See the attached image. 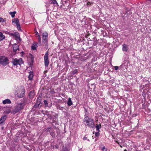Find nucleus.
I'll list each match as a JSON object with an SVG mask.
<instances>
[{
    "label": "nucleus",
    "instance_id": "1",
    "mask_svg": "<svg viewBox=\"0 0 151 151\" xmlns=\"http://www.w3.org/2000/svg\"><path fill=\"white\" fill-rule=\"evenodd\" d=\"M14 95L19 98L23 97L25 94V89L22 86H19L16 88L14 90Z\"/></svg>",
    "mask_w": 151,
    "mask_h": 151
},
{
    "label": "nucleus",
    "instance_id": "2",
    "mask_svg": "<svg viewBox=\"0 0 151 151\" xmlns=\"http://www.w3.org/2000/svg\"><path fill=\"white\" fill-rule=\"evenodd\" d=\"M84 123L86 126H88L90 128H93L95 127L93 119L88 118L86 116L85 118Z\"/></svg>",
    "mask_w": 151,
    "mask_h": 151
},
{
    "label": "nucleus",
    "instance_id": "3",
    "mask_svg": "<svg viewBox=\"0 0 151 151\" xmlns=\"http://www.w3.org/2000/svg\"><path fill=\"white\" fill-rule=\"evenodd\" d=\"M24 105L25 103L24 102L17 103L13 111V113L15 114L23 109Z\"/></svg>",
    "mask_w": 151,
    "mask_h": 151
},
{
    "label": "nucleus",
    "instance_id": "4",
    "mask_svg": "<svg viewBox=\"0 0 151 151\" xmlns=\"http://www.w3.org/2000/svg\"><path fill=\"white\" fill-rule=\"evenodd\" d=\"M8 60L7 57L4 56L0 57V64L3 65H5L8 64Z\"/></svg>",
    "mask_w": 151,
    "mask_h": 151
},
{
    "label": "nucleus",
    "instance_id": "5",
    "mask_svg": "<svg viewBox=\"0 0 151 151\" xmlns=\"http://www.w3.org/2000/svg\"><path fill=\"white\" fill-rule=\"evenodd\" d=\"M12 62L14 65H21L23 63L22 59L21 58L19 59H14L13 60Z\"/></svg>",
    "mask_w": 151,
    "mask_h": 151
},
{
    "label": "nucleus",
    "instance_id": "6",
    "mask_svg": "<svg viewBox=\"0 0 151 151\" xmlns=\"http://www.w3.org/2000/svg\"><path fill=\"white\" fill-rule=\"evenodd\" d=\"M49 53L47 52L45 54L44 58V60L45 65V66L47 67L49 64V61L48 60Z\"/></svg>",
    "mask_w": 151,
    "mask_h": 151
},
{
    "label": "nucleus",
    "instance_id": "7",
    "mask_svg": "<svg viewBox=\"0 0 151 151\" xmlns=\"http://www.w3.org/2000/svg\"><path fill=\"white\" fill-rule=\"evenodd\" d=\"M48 34L47 32H45L42 33V42L44 43L47 42Z\"/></svg>",
    "mask_w": 151,
    "mask_h": 151
},
{
    "label": "nucleus",
    "instance_id": "8",
    "mask_svg": "<svg viewBox=\"0 0 151 151\" xmlns=\"http://www.w3.org/2000/svg\"><path fill=\"white\" fill-rule=\"evenodd\" d=\"M13 50L14 52L18 53L19 52V45L15 44L13 45Z\"/></svg>",
    "mask_w": 151,
    "mask_h": 151
},
{
    "label": "nucleus",
    "instance_id": "9",
    "mask_svg": "<svg viewBox=\"0 0 151 151\" xmlns=\"http://www.w3.org/2000/svg\"><path fill=\"white\" fill-rule=\"evenodd\" d=\"M6 116L4 115L2 116L0 119V125H2L6 119Z\"/></svg>",
    "mask_w": 151,
    "mask_h": 151
},
{
    "label": "nucleus",
    "instance_id": "10",
    "mask_svg": "<svg viewBox=\"0 0 151 151\" xmlns=\"http://www.w3.org/2000/svg\"><path fill=\"white\" fill-rule=\"evenodd\" d=\"M34 72L32 71H30L29 72V75L28 78H29V80L32 81L33 80V78L34 76Z\"/></svg>",
    "mask_w": 151,
    "mask_h": 151
},
{
    "label": "nucleus",
    "instance_id": "11",
    "mask_svg": "<svg viewBox=\"0 0 151 151\" xmlns=\"http://www.w3.org/2000/svg\"><path fill=\"white\" fill-rule=\"evenodd\" d=\"M11 35L12 36L15 37L16 39H19L20 40V36L18 32H16L14 33H11Z\"/></svg>",
    "mask_w": 151,
    "mask_h": 151
},
{
    "label": "nucleus",
    "instance_id": "12",
    "mask_svg": "<svg viewBox=\"0 0 151 151\" xmlns=\"http://www.w3.org/2000/svg\"><path fill=\"white\" fill-rule=\"evenodd\" d=\"M128 50L127 45L124 44L122 45V50L123 51L127 52Z\"/></svg>",
    "mask_w": 151,
    "mask_h": 151
},
{
    "label": "nucleus",
    "instance_id": "13",
    "mask_svg": "<svg viewBox=\"0 0 151 151\" xmlns=\"http://www.w3.org/2000/svg\"><path fill=\"white\" fill-rule=\"evenodd\" d=\"M11 101L9 99H6L3 100L2 101L3 104H9L11 103Z\"/></svg>",
    "mask_w": 151,
    "mask_h": 151
},
{
    "label": "nucleus",
    "instance_id": "14",
    "mask_svg": "<svg viewBox=\"0 0 151 151\" xmlns=\"http://www.w3.org/2000/svg\"><path fill=\"white\" fill-rule=\"evenodd\" d=\"M12 23L16 24V25L19 23V20L17 18L13 19L12 20Z\"/></svg>",
    "mask_w": 151,
    "mask_h": 151
},
{
    "label": "nucleus",
    "instance_id": "15",
    "mask_svg": "<svg viewBox=\"0 0 151 151\" xmlns=\"http://www.w3.org/2000/svg\"><path fill=\"white\" fill-rule=\"evenodd\" d=\"M37 46V43L34 42L32 46L31 47L32 49L33 50H35L36 49Z\"/></svg>",
    "mask_w": 151,
    "mask_h": 151
},
{
    "label": "nucleus",
    "instance_id": "16",
    "mask_svg": "<svg viewBox=\"0 0 151 151\" xmlns=\"http://www.w3.org/2000/svg\"><path fill=\"white\" fill-rule=\"evenodd\" d=\"M101 127V124H96V131L97 132H100V130L99 129H100Z\"/></svg>",
    "mask_w": 151,
    "mask_h": 151
},
{
    "label": "nucleus",
    "instance_id": "17",
    "mask_svg": "<svg viewBox=\"0 0 151 151\" xmlns=\"http://www.w3.org/2000/svg\"><path fill=\"white\" fill-rule=\"evenodd\" d=\"M67 104L69 106H70L73 104L71 98H68V101L67 102Z\"/></svg>",
    "mask_w": 151,
    "mask_h": 151
},
{
    "label": "nucleus",
    "instance_id": "18",
    "mask_svg": "<svg viewBox=\"0 0 151 151\" xmlns=\"http://www.w3.org/2000/svg\"><path fill=\"white\" fill-rule=\"evenodd\" d=\"M5 38V36L3 35V33L0 32V41H1L4 39Z\"/></svg>",
    "mask_w": 151,
    "mask_h": 151
},
{
    "label": "nucleus",
    "instance_id": "19",
    "mask_svg": "<svg viewBox=\"0 0 151 151\" xmlns=\"http://www.w3.org/2000/svg\"><path fill=\"white\" fill-rule=\"evenodd\" d=\"M16 13V12L15 11H14L13 12H9V14H10L12 17V18H13L14 17L15 14Z\"/></svg>",
    "mask_w": 151,
    "mask_h": 151
},
{
    "label": "nucleus",
    "instance_id": "20",
    "mask_svg": "<svg viewBox=\"0 0 151 151\" xmlns=\"http://www.w3.org/2000/svg\"><path fill=\"white\" fill-rule=\"evenodd\" d=\"M6 21V19H3L2 18L0 17V22L4 23Z\"/></svg>",
    "mask_w": 151,
    "mask_h": 151
},
{
    "label": "nucleus",
    "instance_id": "21",
    "mask_svg": "<svg viewBox=\"0 0 151 151\" xmlns=\"http://www.w3.org/2000/svg\"><path fill=\"white\" fill-rule=\"evenodd\" d=\"M17 26V29L18 30H21V29L20 27V24L19 23L17 25H16Z\"/></svg>",
    "mask_w": 151,
    "mask_h": 151
},
{
    "label": "nucleus",
    "instance_id": "22",
    "mask_svg": "<svg viewBox=\"0 0 151 151\" xmlns=\"http://www.w3.org/2000/svg\"><path fill=\"white\" fill-rule=\"evenodd\" d=\"M11 112V110L9 109H8L6 110L4 112V113L5 114H9Z\"/></svg>",
    "mask_w": 151,
    "mask_h": 151
},
{
    "label": "nucleus",
    "instance_id": "23",
    "mask_svg": "<svg viewBox=\"0 0 151 151\" xmlns=\"http://www.w3.org/2000/svg\"><path fill=\"white\" fill-rule=\"evenodd\" d=\"M37 39L38 40V42L39 43H40L41 42V38L40 36V35H38L37 36Z\"/></svg>",
    "mask_w": 151,
    "mask_h": 151
},
{
    "label": "nucleus",
    "instance_id": "24",
    "mask_svg": "<svg viewBox=\"0 0 151 151\" xmlns=\"http://www.w3.org/2000/svg\"><path fill=\"white\" fill-rule=\"evenodd\" d=\"M101 150L102 151H107V150L105 146L101 148Z\"/></svg>",
    "mask_w": 151,
    "mask_h": 151
},
{
    "label": "nucleus",
    "instance_id": "25",
    "mask_svg": "<svg viewBox=\"0 0 151 151\" xmlns=\"http://www.w3.org/2000/svg\"><path fill=\"white\" fill-rule=\"evenodd\" d=\"M31 95H32V96H33L34 95V92L33 91H31L30 92V93H29V97L30 98H32V96H31Z\"/></svg>",
    "mask_w": 151,
    "mask_h": 151
},
{
    "label": "nucleus",
    "instance_id": "26",
    "mask_svg": "<svg viewBox=\"0 0 151 151\" xmlns=\"http://www.w3.org/2000/svg\"><path fill=\"white\" fill-rule=\"evenodd\" d=\"M44 103L46 106H48V103L46 100H44Z\"/></svg>",
    "mask_w": 151,
    "mask_h": 151
},
{
    "label": "nucleus",
    "instance_id": "27",
    "mask_svg": "<svg viewBox=\"0 0 151 151\" xmlns=\"http://www.w3.org/2000/svg\"><path fill=\"white\" fill-rule=\"evenodd\" d=\"M99 132H96L95 133V135L96 136L98 137L99 135Z\"/></svg>",
    "mask_w": 151,
    "mask_h": 151
},
{
    "label": "nucleus",
    "instance_id": "28",
    "mask_svg": "<svg viewBox=\"0 0 151 151\" xmlns=\"http://www.w3.org/2000/svg\"><path fill=\"white\" fill-rule=\"evenodd\" d=\"M114 69L115 70H117L118 69L119 67L118 66H114Z\"/></svg>",
    "mask_w": 151,
    "mask_h": 151
},
{
    "label": "nucleus",
    "instance_id": "29",
    "mask_svg": "<svg viewBox=\"0 0 151 151\" xmlns=\"http://www.w3.org/2000/svg\"><path fill=\"white\" fill-rule=\"evenodd\" d=\"M62 151H68V150L67 148H65Z\"/></svg>",
    "mask_w": 151,
    "mask_h": 151
},
{
    "label": "nucleus",
    "instance_id": "30",
    "mask_svg": "<svg viewBox=\"0 0 151 151\" xmlns=\"http://www.w3.org/2000/svg\"><path fill=\"white\" fill-rule=\"evenodd\" d=\"M77 70H74L73 71V73H74H74H75L76 72H77Z\"/></svg>",
    "mask_w": 151,
    "mask_h": 151
},
{
    "label": "nucleus",
    "instance_id": "31",
    "mask_svg": "<svg viewBox=\"0 0 151 151\" xmlns=\"http://www.w3.org/2000/svg\"><path fill=\"white\" fill-rule=\"evenodd\" d=\"M91 4V3L90 2H88L87 3V4L88 5H90Z\"/></svg>",
    "mask_w": 151,
    "mask_h": 151
},
{
    "label": "nucleus",
    "instance_id": "32",
    "mask_svg": "<svg viewBox=\"0 0 151 151\" xmlns=\"http://www.w3.org/2000/svg\"><path fill=\"white\" fill-rule=\"evenodd\" d=\"M87 139V137H84L83 138V140H86Z\"/></svg>",
    "mask_w": 151,
    "mask_h": 151
},
{
    "label": "nucleus",
    "instance_id": "33",
    "mask_svg": "<svg viewBox=\"0 0 151 151\" xmlns=\"http://www.w3.org/2000/svg\"><path fill=\"white\" fill-rule=\"evenodd\" d=\"M38 34V32H37L36 33V35H37Z\"/></svg>",
    "mask_w": 151,
    "mask_h": 151
},
{
    "label": "nucleus",
    "instance_id": "34",
    "mask_svg": "<svg viewBox=\"0 0 151 151\" xmlns=\"http://www.w3.org/2000/svg\"><path fill=\"white\" fill-rule=\"evenodd\" d=\"M120 147H122V146L121 145H120Z\"/></svg>",
    "mask_w": 151,
    "mask_h": 151
},
{
    "label": "nucleus",
    "instance_id": "35",
    "mask_svg": "<svg viewBox=\"0 0 151 151\" xmlns=\"http://www.w3.org/2000/svg\"><path fill=\"white\" fill-rule=\"evenodd\" d=\"M124 151H127L126 150H125Z\"/></svg>",
    "mask_w": 151,
    "mask_h": 151
},
{
    "label": "nucleus",
    "instance_id": "36",
    "mask_svg": "<svg viewBox=\"0 0 151 151\" xmlns=\"http://www.w3.org/2000/svg\"><path fill=\"white\" fill-rule=\"evenodd\" d=\"M56 148H58V147H57V146H56Z\"/></svg>",
    "mask_w": 151,
    "mask_h": 151
},
{
    "label": "nucleus",
    "instance_id": "37",
    "mask_svg": "<svg viewBox=\"0 0 151 151\" xmlns=\"http://www.w3.org/2000/svg\"><path fill=\"white\" fill-rule=\"evenodd\" d=\"M56 148H58V147H57V146H56Z\"/></svg>",
    "mask_w": 151,
    "mask_h": 151
}]
</instances>
